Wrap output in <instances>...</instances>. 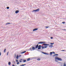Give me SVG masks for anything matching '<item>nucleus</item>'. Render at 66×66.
<instances>
[{
  "label": "nucleus",
  "mask_w": 66,
  "mask_h": 66,
  "mask_svg": "<svg viewBox=\"0 0 66 66\" xmlns=\"http://www.w3.org/2000/svg\"><path fill=\"white\" fill-rule=\"evenodd\" d=\"M41 47H42V49H43L44 48V46H42L40 45H39L38 46V44H37L36 45V48H38V50H40V49H41Z\"/></svg>",
  "instance_id": "nucleus-1"
},
{
  "label": "nucleus",
  "mask_w": 66,
  "mask_h": 66,
  "mask_svg": "<svg viewBox=\"0 0 66 66\" xmlns=\"http://www.w3.org/2000/svg\"><path fill=\"white\" fill-rule=\"evenodd\" d=\"M56 60H57L58 61H62V59L60 58H59V57H55V61L56 62H57V61Z\"/></svg>",
  "instance_id": "nucleus-2"
},
{
  "label": "nucleus",
  "mask_w": 66,
  "mask_h": 66,
  "mask_svg": "<svg viewBox=\"0 0 66 66\" xmlns=\"http://www.w3.org/2000/svg\"><path fill=\"white\" fill-rule=\"evenodd\" d=\"M38 44H46V42H38Z\"/></svg>",
  "instance_id": "nucleus-3"
},
{
  "label": "nucleus",
  "mask_w": 66,
  "mask_h": 66,
  "mask_svg": "<svg viewBox=\"0 0 66 66\" xmlns=\"http://www.w3.org/2000/svg\"><path fill=\"white\" fill-rule=\"evenodd\" d=\"M19 12V11L18 10H17L15 11V13L16 14H17V13H18Z\"/></svg>",
  "instance_id": "nucleus-4"
},
{
  "label": "nucleus",
  "mask_w": 66,
  "mask_h": 66,
  "mask_svg": "<svg viewBox=\"0 0 66 66\" xmlns=\"http://www.w3.org/2000/svg\"><path fill=\"white\" fill-rule=\"evenodd\" d=\"M36 47H35L34 46H32V49L33 50H35V49H37V48H36Z\"/></svg>",
  "instance_id": "nucleus-5"
},
{
  "label": "nucleus",
  "mask_w": 66,
  "mask_h": 66,
  "mask_svg": "<svg viewBox=\"0 0 66 66\" xmlns=\"http://www.w3.org/2000/svg\"><path fill=\"white\" fill-rule=\"evenodd\" d=\"M37 30H38V28H35L33 30V31H37Z\"/></svg>",
  "instance_id": "nucleus-6"
},
{
  "label": "nucleus",
  "mask_w": 66,
  "mask_h": 66,
  "mask_svg": "<svg viewBox=\"0 0 66 66\" xmlns=\"http://www.w3.org/2000/svg\"><path fill=\"white\" fill-rule=\"evenodd\" d=\"M44 46H49V44H44Z\"/></svg>",
  "instance_id": "nucleus-7"
},
{
  "label": "nucleus",
  "mask_w": 66,
  "mask_h": 66,
  "mask_svg": "<svg viewBox=\"0 0 66 66\" xmlns=\"http://www.w3.org/2000/svg\"><path fill=\"white\" fill-rule=\"evenodd\" d=\"M53 47V45H50L49 46V48H52V47Z\"/></svg>",
  "instance_id": "nucleus-8"
},
{
  "label": "nucleus",
  "mask_w": 66,
  "mask_h": 66,
  "mask_svg": "<svg viewBox=\"0 0 66 66\" xmlns=\"http://www.w3.org/2000/svg\"><path fill=\"white\" fill-rule=\"evenodd\" d=\"M36 12H39V9H37L36 10Z\"/></svg>",
  "instance_id": "nucleus-9"
},
{
  "label": "nucleus",
  "mask_w": 66,
  "mask_h": 66,
  "mask_svg": "<svg viewBox=\"0 0 66 66\" xmlns=\"http://www.w3.org/2000/svg\"><path fill=\"white\" fill-rule=\"evenodd\" d=\"M26 51H24L23 52H21V54H22L23 53H26Z\"/></svg>",
  "instance_id": "nucleus-10"
},
{
  "label": "nucleus",
  "mask_w": 66,
  "mask_h": 66,
  "mask_svg": "<svg viewBox=\"0 0 66 66\" xmlns=\"http://www.w3.org/2000/svg\"><path fill=\"white\" fill-rule=\"evenodd\" d=\"M53 53L52 52H50V55H52V54Z\"/></svg>",
  "instance_id": "nucleus-11"
},
{
  "label": "nucleus",
  "mask_w": 66,
  "mask_h": 66,
  "mask_svg": "<svg viewBox=\"0 0 66 66\" xmlns=\"http://www.w3.org/2000/svg\"><path fill=\"white\" fill-rule=\"evenodd\" d=\"M18 57H19V56H18V55H17L16 57V59H18Z\"/></svg>",
  "instance_id": "nucleus-12"
},
{
  "label": "nucleus",
  "mask_w": 66,
  "mask_h": 66,
  "mask_svg": "<svg viewBox=\"0 0 66 66\" xmlns=\"http://www.w3.org/2000/svg\"><path fill=\"white\" fill-rule=\"evenodd\" d=\"M63 66H66V62H64V63Z\"/></svg>",
  "instance_id": "nucleus-13"
},
{
  "label": "nucleus",
  "mask_w": 66,
  "mask_h": 66,
  "mask_svg": "<svg viewBox=\"0 0 66 66\" xmlns=\"http://www.w3.org/2000/svg\"><path fill=\"white\" fill-rule=\"evenodd\" d=\"M27 65V64H22L20 66H25V65Z\"/></svg>",
  "instance_id": "nucleus-14"
},
{
  "label": "nucleus",
  "mask_w": 66,
  "mask_h": 66,
  "mask_svg": "<svg viewBox=\"0 0 66 66\" xmlns=\"http://www.w3.org/2000/svg\"><path fill=\"white\" fill-rule=\"evenodd\" d=\"M11 24V23L8 22L6 24V25H7V24Z\"/></svg>",
  "instance_id": "nucleus-15"
},
{
  "label": "nucleus",
  "mask_w": 66,
  "mask_h": 66,
  "mask_svg": "<svg viewBox=\"0 0 66 66\" xmlns=\"http://www.w3.org/2000/svg\"><path fill=\"white\" fill-rule=\"evenodd\" d=\"M32 11L33 12H36V10H33Z\"/></svg>",
  "instance_id": "nucleus-16"
},
{
  "label": "nucleus",
  "mask_w": 66,
  "mask_h": 66,
  "mask_svg": "<svg viewBox=\"0 0 66 66\" xmlns=\"http://www.w3.org/2000/svg\"><path fill=\"white\" fill-rule=\"evenodd\" d=\"M30 60V58H29L27 59V61H29Z\"/></svg>",
  "instance_id": "nucleus-17"
},
{
  "label": "nucleus",
  "mask_w": 66,
  "mask_h": 66,
  "mask_svg": "<svg viewBox=\"0 0 66 66\" xmlns=\"http://www.w3.org/2000/svg\"><path fill=\"white\" fill-rule=\"evenodd\" d=\"M54 43H50V44L51 45H53V44H54Z\"/></svg>",
  "instance_id": "nucleus-18"
},
{
  "label": "nucleus",
  "mask_w": 66,
  "mask_h": 66,
  "mask_svg": "<svg viewBox=\"0 0 66 66\" xmlns=\"http://www.w3.org/2000/svg\"><path fill=\"white\" fill-rule=\"evenodd\" d=\"M6 52V49L5 48L4 51V52L5 53V52Z\"/></svg>",
  "instance_id": "nucleus-19"
},
{
  "label": "nucleus",
  "mask_w": 66,
  "mask_h": 66,
  "mask_svg": "<svg viewBox=\"0 0 66 66\" xmlns=\"http://www.w3.org/2000/svg\"><path fill=\"white\" fill-rule=\"evenodd\" d=\"M8 64L9 65H11V62H8Z\"/></svg>",
  "instance_id": "nucleus-20"
},
{
  "label": "nucleus",
  "mask_w": 66,
  "mask_h": 66,
  "mask_svg": "<svg viewBox=\"0 0 66 66\" xmlns=\"http://www.w3.org/2000/svg\"><path fill=\"white\" fill-rule=\"evenodd\" d=\"M23 62L24 63H25L26 62V60H23Z\"/></svg>",
  "instance_id": "nucleus-21"
},
{
  "label": "nucleus",
  "mask_w": 66,
  "mask_h": 66,
  "mask_svg": "<svg viewBox=\"0 0 66 66\" xmlns=\"http://www.w3.org/2000/svg\"><path fill=\"white\" fill-rule=\"evenodd\" d=\"M32 48L31 47L30 48V50H31V51H32V50H32Z\"/></svg>",
  "instance_id": "nucleus-22"
},
{
  "label": "nucleus",
  "mask_w": 66,
  "mask_h": 66,
  "mask_svg": "<svg viewBox=\"0 0 66 66\" xmlns=\"http://www.w3.org/2000/svg\"><path fill=\"white\" fill-rule=\"evenodd\" d=\"M37 60H38V61H40V59L38 58L37 59Z\"/></svg>",
  "instance_id": "nucleus-23"
},
{
  "label": "nucleus",
  "mask_w": 66,
  "mask_h": 66,
  "mask_svg": "<svg viewBox=\"0 0 66 66\" xmlns=\"http://www.w3.org/2000/svg\"><path fill=\"white\" fill-rule=\"evenodd\" d=\"M42 53H43V54H46V53L44 52H42Z\"/></svg>",
  "instance_id": "nucleus-24"
},
{
  "label": "nucleus",
  "mask_w": 66,
  "mask_h": 66,
  "mask_svg": "<svg viewBox=\"0 0 66 66\" xmlns=\"http://www.w3.org/2000/svg\"><path fill=\"white\" fill-rule=\"evenodd\" d=\"M6 8L8 10V9H10V7H7Z\"/></svg>",
  "instance_id": "nucleus-25"
},
{
  "label": "nucleus",
  "mask_w": 66,
  "mask_h": 66,
  "mask_svg": "<svg viewBox=\"0 0 66 66\" xmlns=\"http://www.w3.org/2000/svg\"><path fill=\"white\" fill-rule=\"evenodd\" d=\"M44 48H47V46H45L44 47Z\"/></svg>",
  "instance_id": "nucleus-26"
},
{
  "label": "nucleus",
  "mask_w": 66,
  "mask_h": 66,
  "mask_svg": "<svg viewBox=\"0 0 66 66\" xmlns=\"http://www.w3.org/2000/svg\"><path fill=\"white\" fill-rule=\"evenodd\" d=\"M55 54V56H56H56H58V55H59V54Z\"/></svg>",
  "instance_id": "nucleus-27"
},
{
  "label": "nucleus",
  "mask_w": 66,
  "mask_h": 66,
  "mask_svg": "<svg viewBox=\"0 0 66 66\" xmlns=\"http://www.w3.org/2000/svg\"><path fill=\"white\" fill-rule=\"evenodd\" d=\"M55 56V54H54V55H53V57H54Z\"/></svg>",
  "instance_id": "nucleus-28"
},
{
  "label": "nucleus",
  "mask_w": 66,
  "mask_h": 66,
  "mask_svg": "<svg viewBox=\"0 0 66 66\" xmlns=\"http://www.w3.org/2000/svg\"><path fill=\"white\" fill-rule=\"evenodd\" d=\"M65 22H62V23H63V24H64V23H65Z\"/></svg>",
  "instance_id": "nucleus-29"
},
{
  "label": "nucleus",
  "mask_w": 66,
  "mask_h": 66,
  "mask_svg": "<svg viewBox=\"0 0 66 66\" xmlns=\"http://www.w3.org/2000/svg\"><path fill=\"white\" fill-rule=\"evenodd\" d=\"M45 54H46L47 55H49V54L48 53H45Z\"/></svg>",
  "instance_id": "nucleus-30"
},
{
  "label": "nucleus",
  "mask_w": 66,
  "mask_h": 66,
  "mask_svg": "<svg viewBox=\"0 0 66 66\" xmlns=\"http://www.w3.org/2000/svg\"><path fill=\"white\" fill-rule=\"evenodd\" d=\"M19 64V62H18L16 64Z\"/></svg>",
  "instance_id": "nucleus-31"
},
{
  "label": "nucleus",
  "mask_w": 66,
  "mask_h": 66,
  "mask_svg": "<svg viewBox=\"0 0 66 66\" xmlns=\"http://www.w3.org/2000/svg\"><path fill=\"white\" fill-rule=\"evenodd\" d=\"M16 62H18V60H16Z\"/></svg>",
  "instance_id": "nucleus-32"
},
{
  "label": "nucleus",
  "mask_w": 66,
  "mask_h": 66,
  "mask_svg": "<svg viewBox=\"0 0 66 66\" xmlns=\"http://www.w3.org/2000/svg\"><path fill=\"white\" fill-rule=\"evenodd\" d=\"M9 54V52H7V55Z\"/></svg>",
  "instance_id": "nucleus-33"
},
{
  "label": "nucleus",
  "mask_w": 66,
  "mask_h": 66,
  "mask_svg": "<svg viewBox=\"0 0 66 66\" xmlns=\"http://www.w3.org/2000/svg\"><path fill=\"white\" fill-rule=\"evenodd\" d=\"M46 28H48V26H46Z\"/></svg>",
  "instance_id": "nucleus-34"
},
{
  "label": "nucleus",
  "mask_w": 66,
  "mask_h": 66,
  "mask_svg": "<svg viewBox=\"0 0 66 66\" xmlns=\"http://www.w3.org/2000/svg\"><path fill=\"white\" fill-rule=\"evenodd\" d=\"M65 51V50H62L61 51Z\"/></svg>",
  "instance_id": "nucleus-35"
},
{
  "label": "nucleus",
  "mask_w": 66,
  "mask_h": 66,
  "mask_svg": "<svg viewBox=\"0 0 66 66\" xmlns=\"http://www.w3.org/2000/svg\"><path fill=\"white\" fill-rule=\"evenodd\" d=\"M53 54H55V53L54 52H53Z\"/></svg>",
  "instance_id": "nucleus-36"
},
{
  "label": "nucleus",
  "mask_w": 66,
  "mask_h": 66,
  "mask_svg": "<svg viewBox=\"0 0 66 66\" xmlns=\"http://www.w3.org/2000/svg\"><path fill=\"white\" fill-rule=\"evenodd\" d=\"M1 53L0 52V56H1Z\"/></svg>",
  "instance_id": "nucleus-37"
},
{
  "label": "nucleus",
  "mask_w": 66,
  "mask_h": 66,
  "mask_svg": "<svg viewBox=\"0 0 66 66\" xmlns=\"http://www.w3.org/2000/svg\"><path fill=\"white\" fill-rule=\"evenodd\" d=\"M19 62H20V63H21V62H22V61L20 60L19 61Z\"/></svg>",
  "instance_id": "nucleus-38"
},
{
  "label": "nucleus",
  "mask_w": 66,
  "mask_h": 66,
  "mask_svg": "<svg viewBox=\"0 0 66 66\" xmlns=\"http://www.w3.org/2000/svg\"><path fill=\"white\" fill-rule=\"evenodd\" d=\"M51 39H52L53 38V37H51Z\"/></svg>",
  "instance_id": "nucleus-39"
},
{
  "label": "nucleus",
  "mask_w": 66,
  "mask_h": 66,
  "mask_svg": "<svg viewBox=\"0 0 66 66\" xmlns=\"http://www.w3.org/2000/svg\"><path fill=\"white\" fill-rule=\"evenodd\" d=\"M20 60H21V61H23V59H21Z\"/></svg>",
  "instance_id": "nucleus-40"
},
{
  "label": "nucleus",
  "mask_w": 66,
  "mask_h": 66,
  "mask_svg": "<svg viewBox=\"0 0 66 66\" xmlns=\"http://www.w3.org/2000/svg\"><path fill=\"white\" fill-rule=\"evenodd\" d=\"M12 66H15V65H14V64H13Z\"/></svg>",
  "instance_id": "nucleus-41"
},
{
  "label": "nucleus",
  "mask_w": 66,
  "mask_h": 66,
  "mask_svg": "<svg viewBox=\"0 0 66 66\" xmlns=\"http://www.w3.org/2000/svg\"><path fill=\"white\" fill-rule=\"evenodd\" d=\"M36 45H35V48L36 47Z\"/></svg>",
  "instance_id": "nucleus-42"
},
{
  "label": "nucleus",
  "mask_w": 66,
  "mask_h": 66,
  "mask_svg": "<svg viewBox=\"0 0 66 66\" xmlns=\"http://www.w3.org/2000/svg\"><path fill=\"white\" fill-rule=\"evenodd\" d=\"M62 30H66V29H63Z\"/></svg>",
  "instance_id": "nucleus-43"
},
{
  "label": "nucleus",
  "mask_w": 66,
  "mask_h": 66,
  "mask_svg": "<svg viewBox=\"0 0 66 66\" xmlns=\"http://www.w3.org/2000/svg\"><path fill=\"white\" fill-rule=\"evenodd\" d=\"M20 56H21V55H20Z\"/></svg>",
  "instance_id": "nucleus-44"
},
{
  "label": "nucleus",
  "mask_w": 66,
  "mask_h": 66,
  "mask_svg": "<svg viewBox=\"0 0 66 66\" xmlns=\"http://www.w3.org/2000/svg\"><path fill=\"white\" fill-rule=\"evenodd\" d=\"M15 57H16L15 55Z\"/></svg>",
  "instance_id": "nucleus-45"
}]
</instances>
